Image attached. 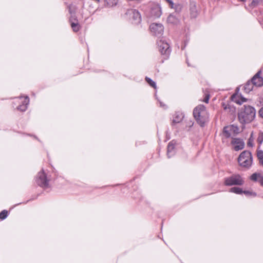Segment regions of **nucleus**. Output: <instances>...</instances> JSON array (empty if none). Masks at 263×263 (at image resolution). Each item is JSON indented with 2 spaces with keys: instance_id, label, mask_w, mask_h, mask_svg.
<instances>
[{
  "instance_id": "nucleus-1",
  "label": "nucleus",
  "mask_w": 263,
  "mask_h": 263,
  "mask_svg": "<svg viewBox=\"0 0 263 263\" xmlns=\"http://www.w3.org/2000/svg\"><path fill=\"white\" fill-rule=\"evenodd\" d=\"M255 108L250 105H243L240 109L238 118L241 124L249 123L252 121L255 117Z\"/></svg>"
},
{
  "instance_id": "nucleus-2",
  "label": "nucleus",
  "mask_w": 263,
  "mask_h": 263,
  "mask_svg": "<svg viewBox=\"0 0 263 263\" xmlns=\"http://www.w3.org/2000/svg\"><path fill=\"white\" fill-rule=\"evenodd\" d=\"M193 115L197 122L201 127L205 126L209 121V114L203 105L197 106L193 111Z\"/></svg>"
},
{
  "instance_id": "nucleus-3",
  "label": "nucleus",
  "mask_w": 263,
  "mask_h": 263,
  "mask_svg": "<svg viewBox=\"0 0 263 263\" xmlns=\"http://www.w3.org/2000/svg\"><path fill=\"white\" fill-rule=\"evenodd\" d=\"M238 162L239 165L241 167L249 168L253 162L251 153L248 151L242 152L238 158Z\"/></svg>"
},
{
  "instance_id": "nucleus-4",
  "label": "nucleus",
  "mask_w": 263,
  "mask_h": 263,
  "mask_svg": "<svg viewBox=\"0 0 263 263\" xmlns=\"http://www.w3.org/2000/svg\"><path fill=\"white\" fill-rule=\"evenodd\" d=\"M223 183L226 186L242 185L244 180L239 174H233L224 178Z\"/></svg>"
},
{
  "instance_id": "nucleus-5",
  "label": "nucleus",
  "mask_w": 263,
  "mask_h": 263,
  "mask_svg": "<svg viewBox=\"0 0 263 263\" xmlns=\"http://www.w3.org/2000/svg\"><path fill=\"white\" fill-rule=\"evenodd\" d=\"M239 133V128L237 126L231 125L225 126L223 129L222 141L224 142V138H229L232 136H235Z\"/></svg>"
},
{
  "instance_id": "nucleus-6",
  "label": "nucleus",
  "mask_w": 263,
  "mask_h": 263,
  "mask_svg": "<svg viewBox=\"0 0 263 263\" xmlns=\"http://www.w3.org/2000/svg\"><path fill=\"white\" fill-rule=\"evenodd\" d=\"M126 15L134 24H138L141 21V16L139 12L136 9H130L127 10Z\"/></svg>"
},
{
  "instance_id": "nucleus-7",
  "label": "nucleus",
  "mask_w": 263,
  "mask_h": 263,
  "mask_svg": "<svg viewBox=\"0 0 263 263\" xmlns=\"http://www.w3.org/2000/svg\"><path fill=\"white\" fill-rule=\"evenodd\" d=\"M48 181L43 170L37 174L36 178V182L39 186L46 188L48 186Z\"/></svg>"
},
{
  "instance_id": "nucleus-8",
  "label": "nucleus",
  "mask_w": 263,
  "mask_h": 263,
  "mask_svg": "<svg viewBox=\"0 0 263 263\" xmlns=\"http://www.w3.org/2000/svg\"><path fill=\"white\" fill-rule=\"evenodd\" d=\"M151 33L155 36H161L164 32V27L160 23H153L149 26Z\"/></svg>"
},
{
  "instance_id": "nucleus-9",
  "label": "nucleus",
  "mask_w": 263,
  "mask_h": 263,
  "mask_svg": "<svg viewBox=\"0 0 263 263\" xmlns=\"http://www.w3.org/2000/svg\"><path fill=\"white\" fill-rule=\"evenodd\" d=\"M157 44L159 50L162 54H164L166 56L170 54L171 49H170L169 45L166 42L160 40L157 42Z\"/></svg>"
},
{
  "instance_id": "nucleus-10",
  "label": "nucleus",
  "mask_w": 263,
  "mask_h": 263,
  "mask_svg": "<svg viewBox=\"0 0 263 263\" xmlns=\"http://www.w3.org/2000/svg\"><path fill=\"white\" fill-rule=\"evenodd\" d=\"M150 16L154 18L159 17L162 14L161 9L159 5L154 4L151 6Z\"/></svg>"
},
{
  "instance_id": "nucleus-11",
  "label": "nucleus",
  "mask_w": 263,
  "mask_h": 263,
  "mask_svg": "<svg viewBox=\"0 0 263 263\" xmlns=\"http://www.w3.org/2000/svg\"><path fill=\"white\" fill-rule=\"evenodd\" d=\"M231 144L234 146V149L236 151L242 149L245 147V142L240 138H232Z\"/></svg>"
},
{
  "instance_id": "nucleus-12",
  "label": "nucleus",
  "mask_w": 263,
  "mask_h": 263,
  "mask_svg": "<svg viewBox=\"0 0 263 263\" xmlns=\"http://www.w3.org/2000/svg\"><path fill=\"white\" fill-rule=\"evenodd\" d=\"M260 71L257 72L251 80L255 86L260 87L263 85V78L260 77Z\"/></svg>"
},
{
  "instance_id": "nucleus-13",
  "label": "nucleus",
  "mask_w": 263,
  "mask_h": 263,
  "mask_svg": "<svg viewBox=\"0 0 263 263\" xmlns=\"http://www.w3.org/2000/svg\"><path fill=\"white\" fill-rule=\"evenodd\" d=\"M167 23L171 25L174 26L179 24L180 19L177 14H170L167 18Z\"/></svg>"
},
{
  "instance_id": "nucleus-14",
  "label": "nucleus",
  "mask_w": 263,
  "mask_h": 263,
  "mask_svg": "<svg viewBox=\"0 0 263 263\" xmlns=\"http://www.w3.org/2000/svg\"><path fill=\"white\" fill-rule=\"evenodd\" d=\"M232 100L238 104H241L242 103L246 102L247 99L238 94H234L231 97Z\"/></svg>"
},
{
  "instance_id": "nucleus-15",
  "label": "nucleus",
  "mask_w": 263,
  "mask_h": 263,
  "mask_svg": "<svg viewBox=\"0 0 263 263\" xmlns=\"http://www.w3.org/2000/svg\"><path fill=\"white\" fill-rule=\"evenodd\" d=\"M21 102L22 104L19 105L17 107V109L21 111H25L27 109V106L29 103V97L28 96H26Z\"/></svg>"
},
{
  "instance_id": "nucleus-16",
  "label": "nucleus",
  "mask_w": 263,
  "mask_h": 263,
  "mask_svg": "<svg viewBox=\"0 0 263 263\" xmlns=\"http://www.w3.org/2000/svg\"><path fill=\"white\" fill-rule=\"evenodd\" d=\"M175 153V143L173 141L169 142L167 145V155L168 158H170Z\"/></svg>"
},
{
  "instance_id": "nucleus-17",
  "label": "nucleus",
  "mask_w": 263,
  "mask_h": 263,
  "mask_svg": "<svg viewBox=\"0 0 263 263\" xmlns=\"http://www.w3.org/2000/svg\"><path fill=\"white\" fill-rule=\"evenodd\" d=\"M250 179L254 181L258 182L263 186V176L260 174L254 173L251 176Z\"/></svg>"
},
{
  "instance_id": "nucleus-18",
  "label": "nucleus",
  "mask_w": 263,
  "mask_h": 263,
  "mask_svg": "<svg viewBox=\"0 0 263 263\" xmlns=\"http://www.w3.org/2000/svg\"><path fill=\"white\" fill-rule=\"evenodd\" d=\"M183 118V115L181 112H175L173 116V119L172 120V123H178L181 122Z\"/></svg>"
},
{
  "instance_id": "nucleus-19",
  "label": "nucleus",
  "mask_w": 263,
  "mask_h": 263,
  "mask_svg": "<svg viewBox=\"0 0 263 263\" xmlns=\"http://www.w3.org/2000/svg\"><path fill=\"white\" fill-rule=\"evenodd\" d=\"M254 86L251 81H248L243 86L245 91L246 93L250 92L253 90Z\"/></svg>"
},
{
  "instance_id": "nucleus-20",
  "label": "nucleus",
  "mask_w": 263,
  "mask_h": 263,
  "mask_svg": "<svg viewBox=\"0 0 263 263\" xmlns=\"http://www.w3.org/2000/svg\"><path fill=\"white\" fill-rule=\"evenodd\" d=\"M70 21H71V28H72L74 32L78 31L80 29V26H79V24L78 23L77 20H75L76 22H73L71 21V18L70 20Z\"/></svg>"
},
{
  "instance_id": "nucleus-21",
  "label": "nucleus",
  "mask_w": 263,
  "mask_h": 263,
  "mask_svg": "<svg viewBox=\"0 0 263 263\" xmlns=\"http://www.w3.org/2000/svg\"><path fill=\"white\" fill-rule=\"evenodd\" d=\"M230 192L235 193L236 194H241L242 193V190L238 187H233L230 189Z\"/></svg>"
},
{
  "instance_id": "nucleus-22",
  "label": "nucleus",
  "mask_w": 263,
  "mask_h": 263,
  "mask_svg": "<svg viewBox=\"0 0 263 263\" xmlns=\"http://www.w3.org/2000/svg\"><path fill=\"white\" fill-rule=\"evenodd\" d=\"M198 15L197 11L195 8V6L194 5L191 8V15L192 17L195 18Z\"/></svg>"
},
{
  "instance_id": "nucleus-23",
  "label": "nucleus",
  "mask_w": 263,
  "mask_h": 263,
  "mask_svg": "<svg viewBox=\"0 0 263 263\" xmlns=\"http://www.w3.org/2000/svg\"><path fill=\"white\" fill-rule=\"evenodd\" d=\"M145 80L150 86H151L152 87L154 88L155 89L156 88V83L154 81H153L151 79H150L148 77H146Z\"/></svg>"
},
{
  "instance_id": "nucleus-24",
  "label": "nucleus",
  "mask_w": 263,
  "mask_h": 263,
  "mask_svg": "<svg viewBox=\"0 0 263 263\" xmlns=\"http://www.w3.org/2000/svg\"><path fill=\"white\" fill-rule=\"evenodd\" d=\"M8 216L7 211L4 210L0 212V219L2 220L5 219Z\"/></svg>"
},
{
  "instance_id": "nucleus-25",
  "label": "nucleus",
  "mask_w": 263,
  "mask_h": 263,
  "mask_svg": "<svg viewBox=\"0 0 263 263\" xmlns=\"http://www.w3.org/2000/svg\"><path fill=\"white\" fill-rule=\"evenodd\" d=\"M257 142L259 144H261L263 142V132H259L257 139Z\"/></svg>"
},
{
  "instance_id": "nucleus-26",
  "label": "nucleus",
  "mask_w": 263,
  "mask_h": 263,
  "mask_svg": "<svg viewBox=\"0 0 263 263\" xmlns=\"http://www.w3.org/2000/svg\"><path fill=\"white\" fill-rule=\"evenodd\" d=\"M253 134H251L250 137L249 139V140L247 143V145L248 146L252 147L253 145Z\"/></svg>"
},
{
  "instance_id": "nucleus-27",
  "label": "nucleus",
  "mask_w": 263,
  "mask_h": 263,
  "mask_svg": "<svg viewBox=\"0 0 263 263\" xmlns=\"http://www.w3.org/2000/svg\"><path fill=\"white\" fill-rule=\"evenodd\" d=\"M262 2V0H253L251 3V6L255 7Z\"/></svg>"
},
{
  "instance_id": "nucleus-28",
  "label": "nucleus",
  "mask_w": 263,
  "mask_h": 263,
  "mask_svg": "<svg viewBox=\"0 0 263 263\" xmlns=\"http://www.w3.org/2000/svg\"><path fill=\"white\" fill-rule=\"evenodd\" d=\"M242 193L245 194L246 195H253L254 196H255L256 195V194L254 192H251L249 191H243Z\"/></svg>"
},
{
  "instance_id": "nucleus-29",
  "label": "nucleus",
  "mask_w": 263,
  "mask_h": 263,
  "mask_svg": "<svg viewBox=\"0 0 263 263\" xmlns=\"http://www.w3.org/2000/svg\"><path fill=\"white\" fill-rule=\"evenodd\" d=\"M257 157L258 159H263V151H260L257 152Z\"/></svg>"
},
{
  "instance_id": "nucleus-30",
  "label": "nucleus",
  "mask_w": 263,
  "mask_h": 263,
  "mask_svg": "<svg viewBox=\"0 0 263 263\" xmlns=\"http://www.w3.org/2000/svg\"><path fill=\"white\" fill-rule=\"evenodd\" d=\"M209 98H210L209 95H206L205 97V98L203 100V101L204 102L208 103L209 102Z\"/></svg>"
},
{
  "instance_id": "nucleus-31",
  "label": "nucleus",
  "mask_w": 263,
  "mask_h": 263,
  "mask_svg": "<svg viewBox=\"0 0 263 263\" xmlns=\"http://www.w3.org/2000/svg\"><path fill=\"white\" fill-rule=\"evenodd\" d=\"M259 114L261 117L263 118V107L259 109Z\"/></svg>"
},
{
  "instance_id": "nucleus-32",
  "label": "nucleus",
  "mask_w": 263,
  "mask_h": 263,
  "mask_svg": "<svg viewBox=\"0 0 263 263\" xmlns=\"http://www.w3.org/2000/svg\"><path fill=\"white\" fill-rule=\"evenodd\" d=\"M158 101L159 102L160 107H163V108H166V105L164 104H163L161 101L159 100H158Z\"/></svg>"
},
{
  "instance_id": "nucleus-33",
  "label": "nucleus",
  "mask_w": 263,
  "mask_h": 263,
  "mask_svg": "<svg viewBox=\"0 0 263 263\" xmlns=\"http://www.w3.org/2000/svg\"><path fill=\"white\" fill-rule=\"evenodd\" d=\"M170 4V6L171 8L173 7V2L172 0H166Z\"/></svg>"
},
{
  "instance_id": "nucleus-34",
  "label": "nucleus",
  "mask_w": 263,
  "mask_h": 263,
  "mask_svg": "<svg viewBox=\"0 0 263 263\" xmlns=\"http://www.w3.org/2000/svg\"><path fill=\"white\" fill-rule=\"evenodd\" d=\"M193 122L192 121H189V126L190 127H192L193 125Z\"/></svg>"
},
{
  "instance_id": "nucleus-35",
  "label": "nucleus",
  "mask_w": 263,
  "mask_h": 263,
  "mask_svg": "<svg viewBox=\"0 0 263 263\" xmlns=\"http://www.w3.org/2000/svg\"><path fill=\"white\" fill-rule=\"evenodd\" d=\"M259 163L263 166V159H259Z\"/></svg>"
},
{
  "instance_id": "nucleus-36",
  "label": "nucleus",
  "mask_w": 263,
  "mask_h": 263,
  "mask_svg": "<svg viewBox=\"0 0 263 263\" xmlns=\"http://www.w3.org/2000/svg\"><path fill=\"white\" fill-rule=\"evenodd\" d=\"M246 0H238L239 2H245Z\"/></svg>"
},
{
  "instance_id": "nucleus-37",
  "label": "nucleus",
  "mask_w": 263,
  "mask_h": 263,
  "mask_svg": "<svg viewBox=\"0 0 263 263\" xmlns=\"http://www.w3.org/2000/svg\"><path fill=\"white\" fill-rule=\"evenodd\" d=\"M224 109H227V107H224Z\"/></svg>"
},
{
  "instance_id": "nucleus-38",
  "label": "nucleus",
  "mask_w": 263,
  "mask_h": 263,
  "mask_svg": "<svg viewBox=\"0 0 263 263\" xmlns=\"http://www.w3.org/2000/svg\"><path fill=\"white\" fill-rule=\"evenodd\" d=\"M98 1H99V0H97Z\"/></svg>"
}]
</instances>
